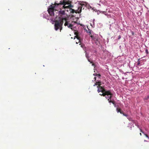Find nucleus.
<instances>
[{"label":"nucleus","instance_id":"obj_1","mask_svg":"<svg viewBox=\"0 0 149 149\" xmlns=\"http://www.w3.org/2000/svg\"><path fill=\"white\" fill-rule=\"evenodd\" d=\"M71 0H58L55 2V5H50L48 8L47 11L48 13L51 17L54 15V10H56L58 8H65L66 5H69L68 6L71 7L72 6L70 4L71 2Z\"/></svg>","mask_w":149,"mask_h":149},{"label":"nucleus","instance_id":"obj_2","mask_svg":"<svg viewBox=\"0 0 149 149\" xmlns=\"http://www.w3.org/2000/svg\"><path fill=\"white\" fill-rule=\"evenodd\" d=\"M59 20H54V22H55L54 24V29L55 30L57 31L58 29H59L60 31L62 29V25L63 24V22L61 19L59 18Z\"/></svg>","mask_w":149,"mask_h":149},{"label":"nucleus","instance_id":"obj_3","mask_svg":"<svg viewBox=\"0 0 149 149\" xmlns=\"http://www.w3.org/2000/svg\"><path fill=\"white\" fill-rule=\"evenodd\" d=\"M78 24H80V23L75 21L72 22L70 24L66 22L64 24L65 26H67L68 28L71 29L72 30H73L74 28Z\"/></svg>","mask_w":149,"mask_h":149},{"label":"nucleus","instance_id":"obj_4","mask_svg":"<svg viewBox=\"0 0 149 149\" xmlns=\"http://www.w3.org/2000/svg\"><path fill=\"white\" fill-rule=\"evenodd\" d=\"M92 41L94 42L96 45H99L100 44V39L98 38L97 36H91Z\"/></svg>","mask_w":149,"mask_h":149},{"label":"nucleus","instance_id":"obj_5","mask_svg":"<svg viewBox=\"0 0 149 149\" xmlns=\"http://www.w3.org/2000/svg\"><path fill=\"white\" fill-rule=\"evenodd\" d=\"M109 103H112V104L114 105V107L116 108V110L118 113L120 112L121 114L122 113V111H121L120 109H119L118 108V105H116L114 102L112 101V100H109Z\"/></svg>","mask_w":149,"mask_h":149},{"label":"nucleus","instance_id":"obj_6","mask_svg":"<svg viewBox=\"0 0 149 149\" xmlns=\"http://www.w3.org/2000/svg\"><path fill=\"white\" fill-rule=\"evenodd\" d=\"M43 14V17L44 18H45L48 20H50L52 21H53V20L52 18L51 17L49 16L48 15V14L47 13V12H43L42 13Z\"/></svg>","mask_w":149,"mask_h":149},{"label":"nucleus","instance_id":"obj_7","mask_svg":"<svg viewBox=\"0 0 149 149\" xmlns=\"http://www.w3.org/2000/svg\"><path fill=\"white\" fill-rule=\"evenodd\" d=\"M103 96H105L106 95L107 96H112V94L111 92V90H107L106 91L105 93H102V94Z\"/></svg>","mask_w":149,"mask_h":149},{"label":"nucleus","instance_id":"obj_8","mask_svg":"<svg viewBox=\"0 0 149 149\" xmlns=\"http://www.w3.org/2000/svg\"><path fill=\"white\" fill-rule=\"evenodd\" d=\"M76 36L78 40H79V42H80L82 40V36L81 34L79 32H77L76 33Z\"/></svg>","mask_w":149,"mask_h":149},{"label":"nucleus","instance_id":"obj_9","mask_svg":"<svg viewBox=\"0 0 149 149\" xmlns=\"http://www.w3.org/2000/svg\"><path fill=\"white\" fill-rule=\"evenodd\" d=\"M82 5L85 6V7H86L87 8H88V9H91L92 10L93 9V8H92V7L90 6V5L88 3L86 2H84Z\"/></svg>","mask_w":149,"mask_h":149},{"label":"nucleus","instance_id":"obj_10","mask_svg":"<svg viewBox=\"0 0 149 149\" xmlns=\"http://www.w3.org/2000/svg\"><path fill=\"white\" fill-rule=\"evenodd\" d=\"M85 52H86V56L88 59V61L90 62L91 63H93V62L91 60V59L89 58V57L88 56L89 54L86 52V50H85Z\"/></svg>","mask_w":149,"mask_h":149},{"label":"nucleus","instance_id":"obj_11","mask_svg":"<svg viewBox=\"0 0 149 149\" xmlns=\"http://www.w3.org/2000/svg\"><path fill=\"white\" fill-rule=\"evenodd\" d=\"M81 26H84L83 28H84V30L87 33L89 34V35L91 34V30L90 29L88 28V30H87L85 28H84V27H85V26L82 24H81Z\"/></svg>","mask_w":149,"mask_h":149},{"label":"nucleus","instance_id":"obj_12","mask_svg":"<svg viewBox=\"0 0 149 149\" xmlns=\"http://www.w3.org/2000/svg\"><path fill=\"white\" fill-rule=\"evenodd\" d=\"M105 97L107 99V100L109 101V100H111V99L112 97V96H105Z\"/></svg>","mask_w":149,"mask_h":149},{"label":"nucleus","instance_id":"obj_13","mask_svg":"<svg viewBox=\"0 0 149 149\" xmlns=\"http://www.w3.org/2000/svg\"><path fill=\"white\" fill-rule=\"evenodd\" d=\"M59 15H64L65 14V11L64 10H60L58 12Z\"/></svg>","mask_w":149,"mask_h":149},{"label":"nucleus","instance_id":"obj_14","mask_svg":"<svg viewBox=\"0 0 149 149\" xmlns=\"http://www.w3.org/2000/svg\"><path fill=\"white\" fill-rule=\"evenodd\" d=\"M95 21V19H94L93 20V24H91V25L92 26V27H94L95 26V23H94Z\"/></svg>","mask_w":149,"mask_h":149},{"label":"nucleus","instance_id":"obj_15","mask_svg":"<svg viewBox=\"0 0 149 149\" xmlns=\"http://www.w3.org/2000/svg\"><path fill=\"white\" fill-rule=\"evenodd\" d=\"M127 118L130 121H132V118L130 116H128Z\"/></svg>","mask_w":149,"mask_h":149},{"label":"nucleus","instance_id":"obj_16","mask_svg":"<svg viewBox=\"0 0 149 149\" xmlns=\"http://www.w3.org/2000/svg\"><path fill=\"white\" fill-rule=\"evenodd\" d=\"M97 87L98 88L97 89V91L98 92V93H99L101 92V91H102L101 90H100V86L99 87V86H97Z\"/></svg>","mask_w":149,"mask_h":149},{"label":"nucleus","instance_id":"obj_17","mask_svg":"<svg viewBox=\"0 0 149 149\" xmlns=\"http://www.w3.org/2000/svg\"><path fill=\"white\" fill-rule=\"evenodd\" d=\"M133 126V127H134V125L131 123H129V124L128 125V127H129L130 126Z\"/></svg>","mask_w":149,"mask_h":149},{"label":"nucleus","instance_id":"obj_18","mask_svg":"<svg viewBox=\"0 0 149 149\" xmlns=\"http://www.w3.org/2000/svg\"><path fill=\"white\" fill-rule=\"evenodd\" d=\"M100 90H102L104 88V86H100Z\"/></svg>","mask_w":149,"mask_h":149},{"label":"nucleus","instance_id":"obj_19","mask_svg":"<svg viewBox=\"0 0 149 149\" xmlns=\"http://www.w3.org/2000/svg\"><path fill=\"white\" fill-rule=\"evenodd\" d=\"M102 91H101V92L102 93H105L107 90L105 89V88L103 89L102 90H101Z\"/></svg>","mask_w":149,"mask_h":149},{"label":"nucleus","instance_id":"obj_20","mask_svg":"<svg viewBox=\"0 0 149 149\" xmlns=\"http://www.w3.org/2000/svg\"><path fill=\"white\" fill-rule=\"evenodd\" d=\"M101 12L102 13H103L104 15H105L106 16H107L108 15V13H105V12H104V11H101Z\"/></svg>","mask_w":149,"mask_h":149},{"label":"nucleus","instance_id":"obj_21","mask_svg":"<svg viewBox=\"0 0 149 149\" xmlns=\"http://www.w3.org/2000/svg\"><path fill=\"white\" fill-rule=\"evenodd\" d=\"M149 99V95L145 98V100H148Z\"/></svg>","mask_w":149,"mask_h":149},{"label":"nucleus","instance_id":"obj_22","mask_svg":"<svg viewBox=\"0 0 149 149\" xmlns=\"http://www.w3.org/2000/svg\"><path fill=\"white\" fill-rule=\"evenodd\" d=\"M81 47L83 49H84V48H85V45L84 44H81Z\"/></svg>","mask_w":149,"mask_h":149},{"label":"nucleus","instance_id":"obj_23","mask_svg":"<svg viewBox=\"0 0 149 149\" xmlns=\"http://www.w3.org/2000/svg\"><path fill=\"white\" fill-rule=\"evenodd\" d=\"M122 114H123V116H126V117H127L128 116L127 114L123 113V112H122Z\"/></svg>","mask_w":149,"mask_h":149},{"label":"nucleus","instance_id":"obj_24","mask_svg":"<svg viewBox=\"0 0 149 149\" xmlns=\"http://www.w3.org/2000/svg\"><path fill=\"white\" fill-rule=\"evenodd\" d=\"M145 52H146V53L147 54H149V52H148V49H146V50H145Z\"/></svg>","mask_w":149,"mask_h":149},{"label":"nucleus","instance_id":"obj_25","mask_svg":"<svg viewBox=\"0 0 149 149\" xmlns=\"http://www.w3.org/2000/svg\"><path fill=\"white\" fill-rule=\"evenodd\" d=\"M135 125H136V126H137V127L139 128L140 127H139V125H138V123H135Z\"/></svg>","mask_w":149,"mask_h":149},{"label":"nucleus","instance_id":"obj_26","mask_svg":"<svg viewBox=\"0 0 149 149\" xmlns=\"http://www.w3.org/2000/svg\"><path fill=\"white\" fill-rule=\"evenodd\" d=\"M144 135H145V136H146L147 138L148 139L149 138V137L148 136V135L147 134H145L144 133Z\"/></svg>","mask_w":149,"mask_h":149},{"label":"nucleus","instance_id":"obj_27","mask_svg":"<svg viewBox=\"0 0 149 149\" xmlns=\"http://www.w3.org/2000/svg\"><path fill=\"white\" fill-rule=\"evenodd\" d=\"M132 121L133 123L135 124V123H136V121L135 120H132Z\"/></svg>","mask_w":149,"mask_h":149},{"label":"nucleus","instance_id":"obj_28","mask_svg":"<svg viewBox=\"0 0 149 149\" xmlns=\"http://www.w3.org/2000/svg\"><path fill=\"white\" fill-rule=\"evenodd\" d=\"M139 129H140V131L141 132H142L144 134V132L142 131V130L140 128H139Z\"/></svg>","mask_w":149,"mask_h":149},{"label":"nucleus","instance_id":"obj_29","mask_svg":"<svg viewBox=\"0 0 149 149\" xmlns=\"http://www.w3.org/2000/svg\"><path fill=\"white\" fill-rule=\"evenodd\" d=\"M100 13H102L101 11H100V10H98L97 12V15H99L100 14Z\"/></svg>","mask_w":149,"mask_h":149},{"label":"nucleus","instance_id":"obj_30","mask_svg":"<svg viewBox=\"0 0 149 149\" xmlns=\"http://www.w3.org/2000/svg\"><path fill=\"white\" fill-rule=\"evenodd\" d=\"M130 127V129L131 130L132 129V127H133V126H130L129 127Z\"/></svg>","mask_w":149,"mask_h":149},{"label":"nucleus","instance_id":"obj_31","mask_svg":"<svg viewBox=\"0 0 149 149\" xmlns=\"http://www.w3.org/2000/svg\"><path fill=\"white\" fill-rule=\"evenodd\" d=\"M121 38V36L120 35H119L118 36V39H120Z\"/></svg>","mask_w":149,"mask_h":149},{"label":"nucleus","instance_id":"obj_32","mask_svg":"<svg viewBox=\"0 0 149 149\" xmlns=\"http://www.w3.org/2000/svg\"><path fill=\"white\" fill-rule=\"evenodd\" d=\"M131 33H132V35H134V32L133 31H132Z\"/></svg>","mask_w":149,"mask_h":149},{"label":"nucleus","instance_id":"obj_33","mask_svg":"<svg viewBox=\"0 0 149 149\" xmlns=\"http://www.w3.org/2000/svg\"><path fill=\"white\" fill-rule=\"evenodd\" d=\"M140 64V62H139L137 63V65H139Z\"/></svg>","mask_w":149,"mask_h":149},{"label":"nucleus","instance_id":"obj_34","mask_svg":"<svg viewBox=\"0 0 149 149\" xmlns=\"http://www.w3.org/2000/svg\"><path fill=\"white\" fill-rule=\"evenodd\" d=\"M97 85V84H94L93 85V86H95Z\"/></svg>","mask_w":149,"mask_h":149},{"label":"nucleus","instance_id":"obj_35","mask_svg":"<svg viewBox=\"0 0 149 149\" xmlns=\"http://www.w3.org/2000/svg\"><path fill=\"white\" fill-rule=\"evenodd\" d=\"M93 75H94V76H95V75H97V74H95H95H93Z\"/></svg>","mask_w":149,"mask_h":149},{"label":"nucleus","instance_id":"obj_36","mask_svg":"<svg viewBox=\"0 0 149 149\" xmlns=\"http://www.w3.org/2000/svg\"><path fill=\"white\" fill-rule=\"evenodd\" d=\"M144 142H147L148 141L146 140H144Z\"/></svg>","mask_w":149,"mask_h":149},{"label":"nucleus","instance_id":"obj_37","mask_svg":"<svg viewBox=\"0 0 149 149\" xmlns=\"http://www.w3.org/2000/svg\"><path fill=\"white\" fill-rule=\"evenodd\" d=\"M96 77H95L94 78V79H95V80H96Z\"/></svg>","mask_w":149,"mask_h":149},{"label":"nucleus","instance_id":"obj_38","mask_svg":"<svg viewBox=\"0 0 149 149\" xmlns=\"http://www.w3.org/2000/svg\"><path fill=\"white\" fill-rule=\"evenodd\" d=\"M140 136H141V133H140Z\"/></svg>","mask_w":149,"mask_h":149},{"label":"nucleus","instance_id":"obj_39","mask_svg":"<svg viewBox=\"0 0 149 149\" xmlns=\"http://www.w3.org/2000/svg\"><path fill=\"white\" fill-rule=\"evenodd\" d=\"M102 94H100V95H101V96H102Z\"/></svg>","mask_w":149,"mask_h":149},{"label":"nucleus","instance_id":"obj_40","mask_svg":"<svg viewBox=\"0 0 149 149\" xmlns=\"http://www.w3.org/2000/svg\"><path fill=\"white\" fill-rule=\"evenodd\" d=\"M94 65V64H92V65L93 66V65Z\"/></svg>","mask_w":149,"mask_h":149},{"label":"nucleus","instance_id":"obj_41","mask_svg":"<svg viewBox=\"0 0 149 149\" xmlns=\"http://www.w3.org/2000/svg\"><path fill=\"white\" fill-rule=\"evenodd\" d=\"M75 37H76V36H75V37H74V39H75Z\"/></svg>","mask_w":149,"mask_h":149},{"label":"nucleus","instance_id":"obj_42","mask_svg":"<svg viewBox=\"0 0 149 149\" xmlns=\"http://www.w3.org/2000/svg\"><path fill=\"white\" fill-rule=\"evenodd\" d=\"M98 5H100V4H98Z\"/></svg>","mask_w":149,"mask_h":149},{"label":"nucleus","instance_id":"obj_43","mask_svg":"<svg viewBox=\"0 0 149 149\" xmlns=\"http://www.w3.org/2000/svg\"><path fill=\"white\" fill-rule=\"evenodd\" d=\"M76 43L77 44V43H77V42H76Z\"/></svg>","mask_w":149,"mask_h":149},{"label":"nucleus","instance_id":"obj_44","mask_svg":"<svg viewBox=\"0 0 149 149\" xmlns=\"http://www.w3.org/2000/svg\"><path fill=\"white\" fill-rule=\"evenodd\" d=\"M121 72H123V71H122Z\"/></svg>","mask_w":149,"mask_h":149},{"label":"nucleus","instance_id":"obj_45","mask_svg":"<svg viewBox=\"0 0 149 149\" xmlns=\"http://www.w3.org/2000/svg\"><path fill=\"white\" fill-rule=\"evenodd\" d=\"M148 139H149V138Z\"/></svg>","mask_w":149,"mask_h":149}]
</instances>
